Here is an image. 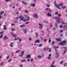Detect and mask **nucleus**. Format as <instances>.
<instances>
[{
  "label": "nucleus",
  "instance_id": "obj_14",
  "mask_svg": "<svg viewBox=\"0 0 67 67\" xmlns=\"http://www.w3.org/2000/svg\"><path fill=\"white\" fill-rule=\"evenodd\" d=\"M4 28H3V30H7V28H6V26L5 25L3 26Z\"/></svg>",
  "mask_w": 67,
  "mask_h": 67
},
{
  "label": "nucleus",
  "instance_id": "obj_18",
  "mask_svg": "<svg viewBox=\"0 0 67 67\" xmlns=\"http://www.w3.org/2000/svg\"><path fill=\"white\" fill-rule=\"evenodd\" d=\"M65 8H66V6H64L62 7V9H65Z\"/></svg>",
  "mask_w": 67,
  "mask_h": 67
},
{
  "label": "nucleus",
  "instance_id": "obj_51",
  "mask_svg": "<svg viewBox=\"0 0 67 67\" xmlns=\"http://www.w3.org/2000/svg\"><path fill=\"white\" fill-rule=\"evenodd\" d=\"M50 5H46V6L47 7H50Z\"/></svg>",
  "mask_w": 67,
  "mask_h": 67
},
{
  "label": "nucleus",
  "instance_id": "obj_40",
  "mask_svg": "<svg viewBox=\"0 0 67 67\" xmlns=\"http://www.w3.org/2000/svg\"><path fill=\"white\" fill-rule=\"evenodd\" d=\"M24 51H22L21 52V54L23 55V54H24Z\"/></svg>",
  "mask_w": 67,
  "mask_h": 67
},
{
  "label": "nucleus",
  "instance_id": "obj_30",
  "mask_svg": "<svg viewBox=\"0 0 67 67\" xmlns=\"http://www.w3.org/2000/svg\"><path fill=\"white\" fill-rule=\"evenodd\" d=\"M49 9H48V8H47L46 9V11H49Z\"/></svg>",
  "mask_w": 67,
  "mask_h": 67
},
{
  "label": "nucleus",
  "instance_id": "obj_23",
  "mask_svg": "<svg viewBox=\"0 0 67 67\" xmlns=\"http://www.w3.org/2000/svg\"><path fill=\"white\" fill-rule=\"evenodd\" d=\"M22 4H27L26 3H25V2H24L23 1H22Z\"/></svg>",
  "mask_w": 67,
  "mask_h": 67
},
{
  "label": "nucleus",
  "instance_id": "obj_46",
  "mask_svg": "<svg viewBox=\"0 0 67 67\" xmlns=\"http://www.w3.org/2000/svg\"><path fill=\"white\" fill-rule=\"evenodd\" d=\"M33 60V59L31 58L30 59V61L31 62H32V61Z\"/></svg>",
  "mask_w": 67,
  "mask_h": 67
},
{
  "label": "nucleus",
  "instance_id": "obj_61",
  "mask_svg": "<svg viewBox=\"0 0 67 67\" xmlns=\"http://www.w3.org/2000/svg\"><path fill=\"white\" fill-rule=\"evenodd\" d=\"M51 49H49V52H51Z\"/></svg>",
  "mask_w": 67,
  "mask_h": 67
},
{
  "label": "nucleus",
  "instance_id": "obj_7",
  "mask_svg": "<svg viewBox=\"0 0 67 67\" xmlns=\"http://www.w3.org/2000/svg\"><path fill=\"white\" fill-rule=\"evenodd\" d=\"M55 63V61H53V63H52V64L51 65L50 67H55V66L53 65Z\"/></svg>",
  "mask_w": 67,
  "mask_h": 67
},
{
  "label": "nucleus",
  "instance_id": "obj_33",
  "mask_svg": "<svg viewBox=\"0 0 67 67\" xmlns=\"http://www.w3.org/2000/svg\"><path fill=\"white\" fill-rule=\"evenodd\" d=\"M23 22H26V21H27V20H26V19H23Z\"/></svg>",
  "mask_w": 67,
  "mask_h": 67
},
{
  "label": "nucleus",
  "instance_id": "obj_2",
  "mask_svg": "<svg viewBox=\"0 0 67 67\" xmlns=\"http://www.w3.org/2000/svg\"><path fill=\"white\" fill-rule=\"evenodd\" d=\"M59 47H55V54L56 55H55V58H57L58 57V56H59V54H58V52H57V50L56 49V48H58Z\"/></svg>",
  "mask_w": 67,
  "mask_h": 67
},
{
  "label": "nucleus",
  "instance_id": "obj_20",
  "mask_svg": "<svg viewBox=\"0 0 67 67\" xmlns=\"http://www.w3.org/2000/svg\"><path fill=\"white\" fill-rule=\"evenodd\" d=\"M0 13H1L0 14V15H1L3 13H4V11H2V12H0Z\"/></svg>",
  "mask_w": 67,
  "mask_h": 67
},
{
  "label": "nucleus",
  "instance_id": "obj_26",
  "mask_svg": "<svg viewBox=\"0 0 67 67\" xmlns=\"http://www.w3.org/2000/svg\"><path fill=\"white\" fill-rule=\"evenodd\" d=\"M24 33L25 34L26 33V31H27V30L26 29H25L24 30Z\"/></svg>",
  "mask_w": 67,
  "mask_h": 67
},
{
  "label": "nucleus",
  "instance_id": "obj_25",
  "mask_svg": "<svg viewBox=\"0 0 67 67\" xmlns=\"http://www.w3.org/2000/svg\"><path fill=\"white\" fill-rule=\"evenodd\" d=\"M23 18H24V17L23 16L22 18H21V19H20V21H22V20L23 21V20H24Z\"/></svg>",
  "mask_w": 67,
  "mask_h": 67
},
{
  "label": "nucleus",
  "instance_id": "obj_17",
  "mask_svg": "<svg viewBox=\"0 0 67 67\" xmlns=\"http://www.w3.org/2000/svg\"><path fill=\"white\" fill-rule=\"evenodd\" d=\"M58 22L57 23H55V27H56V28H57L58 27V24H58Z\"/></svg>",
  "mask_w": 67,
  "mask_h": 67
},
{
  "label": "nucleus",
  "instance_id": "obj_48",
  "mask_svg": "<svg viewBox=\"0 0 67 67\" xmlns=\"http://www.w3.org/2000/svg\"><path fill=\"white\" fill-rule=\"evenodd\" d=\"M58 16H61V14H58Z\"/></svg>",
  "mask_w": 67,
  "mask_h": 67
},
{
  "label": "nucleus",
  "instance_id": "obj_49",
  "mask_svg": "<svg viewBox=\"0 0 67 67\" xmlns=\"http://www.w3.org/2000/svg\"><path fill=\"white\" fill-rule=\"evenodd\" d=\"M19 42H21V41L22 40H21V39H20V38H19Z\"/></svg>",
  "mask_w": 67,
  "mask_h": 67
},
{
  "label": "nucleus",
  "instance_id": "obj_29",
  "mask_svg": "<svg viewBox=\"0 0 67 67\" xmlns=\"http://www.w3.org/2000/svg\"><path fill=\"white\" fill-rule=\"evenodd\" d=\"M35 35H36V36L38 37L39 36L38 34H37V33H35Z\"/></svg>",
  "mask_w": 67,
  "mask_h": 67
},
{
  "label": "nucleus",
  "instance_id": "obj_22",
  "mask_svg": "<svg viewBox=\"0 0 67 67\" xmlns=\"http://www.w3.org/2000/svg\"><path fill=\"white\" fill-rule=\"evenodd\" d=\"M37 57L38 58H42V56H41L38 55Z\"/></svg>",
  "mask_w": 67,
  "mask_h": 67
},
{
  "label": "nucleus",
  "instance_id": "obj_39",
  "mask_svg": "<svg viewBox=\"0 0 67 67\" xmlns=\"http://www.w3.org/2000/svg\"><path fill=\"white\" fill-rule=\"evenodd\" d=\"M63 32V30H61L59 32L60 33H62Z\"/></svg>",
  "mask_w": 67,
  "mask_h": 67
},
{
  "label": "nucleus",
  "instance_id": "obj_16",
  "mask_svg": "<svg viewBox=\"0 0 67 67\" xmlns=\"http://www.w3.org/2000/svg\"><path fill=\"white\" fill-rule=\"evenodd\" d=\"M66 52H67V49H65L62 53L63 55L65 54L66 53Z\"/></svg>",
  "mask_w": 67,
  "mask_h": 67
},
{
  "label": "nucleus",
  "instance_id": "obj_24",
  "mask_svg": "<svg viewBox=\"0 0 67 67\" xmlns=\"http://www.w3.org/2000/svg\"><path fill=\"white\" fill-rule=\"evenodd\" d=\"M49 43H51V38H49L48 41Z\"/></svg>",
  "mask_w": 67,
  "mask_h": 67
},
{
  "label": "nucleus",
  "instance_id": "obj_31",
  "mask_svg": "<svg viewBox=\"0 0 67 67\" xmlns=\"http://www.w3.org/2000/svg\"><path fill=\"white\" fill-rule=\"evenodd\" d=\"M52 23H51L49 24L50 26V27H52Z\"/></svg>",
  "mask_w": 67,
  "mask_h": 67
},
{
  "label": "nucleus",
  "instance_id": "obj_47",
  "mask_svg": "<svg viewBox=\"0 0 67 67\" xmlns=\"http://www.w3.org/2000/svg\"><path fill=\"white\" fill-rule=\"evenodd\" d=\"M15 29H11V31H15Z\"/></svg>",
  "mask_w": 67,
  "mask_h": 67
},
{
  "label": "nucleus",
  "instance_id": "obj_6",
  "mask_svg": "<svg viewBox=\"0 0 67 67\" xmlns=\"http://www.w3.org/2000/svg\"><path fill=\"white\" fill-rule=\"evenodd\" d=\"M11 34H12V35H13V37H15V38L16 37V36H17L16 35H14L13 33L12 32H11Z\"/></svg>",
  "mask_w": 67,
  "mask_h": 67
},
{
  "label": "nucleus",
  "instance_id": "obj_27",
  "mask_svg": "<svg viewBox=\"0 0 67 67\" xmlns=\"http://www.w3.org/2000/svg\"><path fill=\"white\" fill-rule=\"evenodd\" d=\"M3 35H1L0 36V38H2L3 37Z\"/></svg>",
  "mask_w": 67,
  "mask_h": 67
},
{
  "label": "nucleus",
  "instance_id": "obj_43",
  "mask_svg": "<svg viewBox=\"0 0 67 67\" xmlns=\"http://www.w3.org/2000/svg\"><path fill=\"white\" fill-rule=\"evenodd\" d=\"M39 25L40 26H43V25L41 24H39Z\"/></svg>",
  "mask_w": 67,
  "mask_h": 67
},
{
  "label": "nucleus",
  "instance_id": "obj_28",
  "mask_svg": "<svg viewBox=\"0 0 67 67\" xmlns=\"http://www.w3.org/2000/svg\"><path fill=\"white\" fill-rule=\"evenodd\" d=\"M54 44H55V42H54V41H53L51 45L52 46H53Z\"/></svg>",
  "mask_w": 67,
  "mask_h": 67
},
{
  "label": "nucleus",
  "instance_id": "obj_59",
  "mask_svg": "<svg viewBox=\"0 0 67 67\" xmlns=\"http://www.w3.org/2000/svg\"><path fill=\"white\" fill-rule=\"evenodd\" d=\"M60 35L62 37H63V34H60Z\"/></svg>",
  "mask_w": 67,
  "mask_h": 67
},
{
  "label": "nucleus",
  "instance_id": "obj_13",
  "mask_svg": "<svg viewBox=\"0 0 67 67\" xmlns=\"http://www.w3.org/2000/svg\"><path fill=\"white\" fill-rule=\"evenodd\" d=\"M48 49H49V48H44L43 49V50L44 51H47V50H48Z\"/></svg>",
  "mask_w": 67,
  "mask_h": 67
},
{
  "label": "nucleus",
  "instance_id": "obj_41",
  "mask_svg": "<svg viewBox=\"0 0 67 67\" xmlns=\"http://www.w3.org/2000/svg\"><path fill=\"white\" fill-rule=\"evenodd\" d=\"M22 17V15H21L19 17V19H20V18H21Z\"/></svg>",
  "mask_w": 67,
  "mask_h": 67
},
{
  "label": "nucleus",
  "instance_id": "obj_53",
  "mask_svg": "<svg viewBox=\"0 0 67 67\" xmlns=\"http://www.w3.org/2000/svg\"><path fill=\"white\" fill-rule=\"evenodd\" d=\"M47 39H44V42H46V41H47Z\"/></svg>",
  "mask_w": 67,
  "mask_h": 67
},
{
  "label": "nucleus",
  "instance_id": "obj_8",
  "mask_svg": "<svg viewBox=\"0 0 67 67\" xmlns=\"http://www.w3.org/2000/svg\"><path fill=\"white\" fill-rule=\"evenodd\" d=\"M9 37H7V36H5L4 37V38H3V40H7V39H8Z\"/></svg>",
  "mask_w": 67,
  "mask_h": 67
},
{
  "label": "nucleus",
  "instance_id": "obj_32",
  "mask_svg": "<svg viewBox=\"0 0 67 67\" xmlns=\"http://www.w3.org/2000/svg\"><path fill=\"white\" fill-rule=\"evenodd\" d=\"M63 61H61L60 63H59V64H62L63 63Z\"/></svg>",
  "mask_w": 67,
  "mask_h": 67
},
{
  "label": "nucleus",
  "instance_id": "obj_45",
  "mask_svg": "<svg viewBox=\"0 0 67 67\" xmlns=\"http://www.w3.org/2000/svg\"><path fill=\"white\" fill-rule=\"evenodd\" d=\"M39 28L40 29H42V26H41L40 27H39Z\"/></svg>",
  "mask_w": 67,
  "mask_h": 67
},
{
  "label": "nucleus",
  "instance_id": "obj_54",
  "mask_svg": "<svg viewBox=\"0 0 67 67\" xmlns=\"http://www.w3.org/2000/svg\"><path fill=\"white\" fill-rule=\"evenodd\" d=\"M29 22H26L25 23V24H29Z\"/></svg>",
  "mask_w": 67,
  "mask_h": 67
},
{
  "label": "nucleus",
  "instance_id": "obj_44",
  "mask_svg": "<svg viewBox=\"0 0 67 67\" xmlns=\"http://www.w3.org/2000/svg\"><path fill=\"white\" fill-rule=\"evenodd\" d=\"M12 60V59H10L8 61V62H10Z\"/></svg>",
  "mask_w": 67,
  "mask_h": 67
},
{
  "label": "nucleus",
  "instance_id": "obj_3",
  "mask_svg": "<svg viewBox=\"0 0 67 67\" xmlns=\"http://www.w3.org/2000/svg\"><path fill=\"white\" fill-rule=\"evenodd\" d=\"M52 18L54 19H57L56 21L58 22V23L59 24L60 23V18L59 17H53Z\"/></svg>",
  "mask_w": 67,
  "mask_h": 67
},
{
  "label": "nucleus",
  "instance_id": "obj_56",
  "mask_svg": "<svg viewBox=\"0 0 67 67\" xmlns=\"http://www.w3.org/2000/svg\"><path fill=\"white\" fill-rule=\"evenodd\" d=\"M15 25V24H11L12 26H13Z\"/></svg>",
  "mask_w": 67,
  "mask_h": 67
},
{
  "label": "nucleus",
  "instance_id": "obj_57",
  "mask_svg": "<svg viewBox=\"0 0 67 67\" xmlns=\"http://www.w3.org/2000/svg\"><path fill=\"white\" fill-rule=\"evenodd\" d=\"M53 46V48H54V49L55 48V46Z\"/></svg>",
  "mask_w": 67,
  "mask_h": 67
},
{
  "label": "nucleus",
  "instance_id": "obj_36",
  "mask_svg": "<svg viewBox=\"0 0 67 67\" xmlns=\"http://www.w3.org/2000/svg\"><path fill=\"white\" fill-rule=\"evenodd\" d=\"M47 59H49V60H50V59H51V57H47Z\"/></svg>",
  "mask_w": 67,
  "mask_h": 67
},
{
  "label": "nucleus",
  "instance_id": "obj_38",
  "mask_svg": "<svg viewBox=\"0 0 67 67\" xmlns=\"http://www.w3.org/2000/svg\"><path fill=\"white\" fill-rule=\"evenodd\" d=\"M25 61H26L25 60H23L21 61V62L22 63V62H25Z\"/></svg>",
  "mask_w": 67,
  "mask_h": 67
},
{
  "label": "nucleus",
  "instance_id": "obj_50",
  "mask_svg": "<svg viewBox=\"0 0 67 67\" xmlns=\"http://www.w3.org/2000/svg\"><path fill=\"white\" fill-rule=\"evenodd\" d=\"M27 20V21H29V20H30V18L29 17H28Z\"/></svg>",
  "mask_w": 67,
  "mask_h": 67
},
{
  "label": "nucleus",
  "instance_id": "obj_42",
  "mask_svg": "<svg viewBox=\"0 0 67 67\" xmlns=\"http://www.w3.org/2000/svg\"><path fill=\"white\" fill-rule=\"evenodd\" d=\"M42 45V44H40L39 45V47H41Z\"/></svg>",
  "mask_w": 67,
  "mask_h": 67
},
{
  "label": "nucleus",
  "instance_id": "obj_55",
  "mask_svg": "<svg viewBox=\"0 0 67 67\" xmlns=\"http://www.w3.org/2000/svg\"><path fill=\"white\" fill-rule=\"evenodd\" d=\"M19 38H15V40H19Z\"/></svg>",
  "mask_w": 67,
  "mask_h": 67
},
{
  "label": "nucleus",
  "instance_id": "obj_12",
  "mask_svg": "<svg viewBox=\"0 0 67 67\" xmlns=\"http://www.w3.org/2000/svg\"><path fill=\"white\" fill-rule=\"evenodd\" d=\"M35 43H40V41L39 40H37L35 42Z\"/></svg>",
  "mask_w": 67,
  "mask_h": 67
},
{
  "label": "nucleus",
  "instance_id": "obj_21",
  "mask_svg": "<svg viewBox=\"0 0 67 67\" xmlns=\"http://www.w3.org/2000/svg\"><path fill=\"white\" fill-rule=\"evenodd\" d=\"M62 24H67V23H65V22H63V21H62Z\"/></svg>",
  "mask_w": 67,
  "mask_h": 67
},
{
  "label": "nucleus",
  "instance_id": "obj_58",
  "mask_svg": "<svg viewBox=\"0 0 67 67\" xmlns=\"http://www.w3.org/2000/svg\"><path fill=\"white\" fill-rule=\"evenodd\" d=\"M62 27H63V26L61 25L60 26V28H62Z\"/></svg>",
  "mask_w": 67,
  "mask_h": 67
},
{
  "label": "nucleus",
  "instance_id": "obj_64",
  "mask_svg": "<svg viewBox=\"0 0 67 67\" xmlns=\"http://www.w3.org/2000/svg\"><path fill=\"white\" fill-rule=\"evenodd\" d=\"M66 29H64V31H65V30H67V25H66Z\"/></svg>",
  "mask_w": 67,
  "mask_h": 67
},
{
  "label": "nucleus",
  "instance_id": "obj_52",
  "mask_svg": "<svg viewBox=\"0 0 67 67\" xmlns=\"http://www.w3.org/2000/svg\"><path fill=\"white\" fill-rule=\"evenodd\" d=\"M22 56H23V54H21L20 55V57H22Z\"/></svg>",
  "mask_w": 67,
  "mask_h": 67
},
{
  "label": "nucleus",
  "instance_id": "obj_10",
  "mask_svg": "<svg viewBox=\"0 0 67 67\" xmlns=\"http://www.w3.org/2000/svg\"><path fill=\"white\" fill-rule=\"evenodd\" d=\"M31 57V55H30L28 54L27 57H26V58H30Z\"/></svg>",
  "mask_w": 67,
  "mask_h": 67
},
{
  "label": "nucleus",
  "instance_id": "obj_9",
  "mask_svg": "<svg viewBox=\"0 0 67 67\" xmlns=\"http://www.w3.org/2000/svg\"><path fill=\"white\" fill-rule=\"evenodd\" d=\"M55 40H56V41H57V42H60V41H61V39H60V38H55Z\"/></svg>",
  "mask_w": 67,
  "mask_h": 67
},
{
  "label": "nucleus",
  "instance_id": "obj_62",
  "mask_svg": "<svg viewBox=\"0 0 67 67\" xmlns=\"http://www.w3.org/2000/svg\"><path fill=\"white\" fill-rule=\"evenodd\" d=\"M53 30H56V28L54 27L53 29Z\"/></svg>",
  "mask_w": 67,
  "mask_h": 67
},
{
  "label": "nucleus",
  "instance_id": "obj_34",
  "mask_svg": "<svg viewBox=\"0 0 67 67\" xmlns=\"http://www.w3.org/2000/svg\"><path fill=\"white\" fill-rule=\"evenodd\" d=\"M66 25H65L63 27V29H65V28H66Z\"/></svg>",
  "mask_w": 67,
  "mask_h": 67
},
{
  "label": "nucleus",
  "instance_id": "obj_1",
  "mask_svg": "<svg viewBox=\"0 0 67 67\" xmlns=\"http://www.w3.org/2000/svg\"><path fill=\"white\" fill-rule=\"evenodd\" d=\"M54 4L55 7H56V8L59 9V10H60V8L59 7V6H63V3H60L59 4V5H57L56 4V1L54 0Z\"/></svg>",
  "mask_w": 67,
  "mask_h": 67
},
{
  "label": "nucleus",
  "instance_id": "obj_15",
  "mask_svg": "<svg viewBox=\"0 0 67 67\" xmlns=\"http://www.w3.org/2000/svg\"><path fill=\"white\" fill-rule=\"evenodd\" d=\"M30 6L32 7H34L35 6V4H32L30 5Z\"/></svg>",
  "mask_w": 67,
  "mask_h": 67
},
{
  "label": "nucleus",
  "instance_id": "obj_60",
  "mask_svg": "<svg viewBox=\"0 0 67 67\" xmlns=\"http://www.w3.org/2000/svg\"><path fill=\"white\" fill-rule=\"evenodd\" d=\"M20 51V50H18V51H17L16 52V53H18Z\"/></svg>",
  "mask_w": 67,
  "mask_h": 67
},
{
  "label": "nucleus",
  "instance_id": "obj_11",
  "mask_svg": "<svg viewBox=\"0 0 67 67\" xmlns=\"http://www.w3.org/2000/svg\"><path fill=\"white\" fill-rule=\"evenodd\" d=\"M47 15L48 17H51L52 16V14H50L49 13H48Z\"/></svg>",
  "mask_w": 67,
  "mask_h": 67
},
{
  "label": "nucleus",
  "instance_id": "obj_37",
  "mask_svg": "<svg viewBox=\"0 0 67 67\" xmlns=\"http://www.w3.org/2000/svg\"><path fill=\"white\" fill-rule=\"evenodd\" d=\"M4 32V31H3L2 32H0V34H3V33Z\"/></svg>",
  "mask_w": 67,
  "mask_h": 67
},
{
  "label": "nucleus",
  "instance_id": "obj_4",
  "mask_svg": "<svg viewBox=\"0 0 67 67\" xmlns=\"http://www.w3.org/2000/svg\"><path fill=\"white\" fill-rule=\"evenodd\" d=\"M66 43H67V42H66V41L64 40L62 42H60L59 43V44L60 45L63 46V45H65Z\"/></svg>",
  "mask_w": 67,
  "mask_h": 67
},
{
  "label": "nucleus",
  "instance_id": "obj_63",
  "mask_svg": "<svg viewBox=\"0 0 67 67\" xmlns=\"http://www.w3.org/2000/svg\"><path fill=\"white\" fill-rule=\"evenodd\" d=\"M30 59H27V61H28V62H30Z\"/></svg>",
  "mask_w": 67,
  "mask_h": 67
},
{
  "label": "nucleus",
  "instance_id": "obj_5",
  "mask_svg": "<svg viewBox=\"0 0 67 67\" xmlns=\"http://www.w3.org/2000/svg\"><path fill=\"white\" fill-rule=\"evenodd\" d=\"M37 15H37V14H34V15L33 16V17L34 18L36 17V19H38V16H37Z\"/></svg>",
  "mask_w": 67,
  "mask_h": 67
},
{
  "label": "nucleus",
  "instance_id": "obj_35",
  "mask_svg": "<svg viewBox=\"0 0 67 67\" xmlns=\"http://www.w3.org/2000/svg\"><path fill=\"white\" fill-rule=\"evenodd\" d=\"M25 13H29V12H28V11L26 10H25Z\"/></svg>",
  "mask_w": 67,
  "mask_h": 67
},
{
  "label": "nucleus",
  "instance_id": "obj_19",
  "mask_svg": "<svg viewBox=\"0 0 67 67\" xmlns=\"http://www.w3.org/2000/svg\"><path fill=\"white\" fill-rule=\"evenodd\" d=\"M24 26H25V25H21L20 26V27H24Z\"/></svg>",
  "mask_w": 67,
  "mask_h": 67
}]
</instances>
